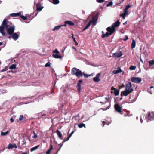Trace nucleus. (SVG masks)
Wrapping results in <instances>:
<instances>
[{
	"label": "nucleus",
	"mask_w": 154,
	"mask_h": 154,
	"mask_svg": "<svg viewBox=\"0 0 154 154\" xmlns=\"http://www.w3.org/2000/svg\"><path fill=\"white\" fill-rule=\"evenodd\" d=\"M149 66H151L154 64V60H152L149 61Z\"/></svg>",
	"instance_id": "2f4dec72"
},
{
	"label": "nucleus",
	"mask_w": 154,
	"mask_h": 154,
	"mask_svg": "<svg viewBox=\"0 0 154 154\" xmlns=\"http://www.w3.org/2000/svg\"><path fill=\"white\" fill-rule=\"evenodd\" d=\"M120 16L122 17L123 19H125L126 16V14L123 13L122 14H121L120 15Z\"/></svg>",
	"instance_id": "e433bc0d"
},
{
	"label": "nucleus",
	"mask_w": 154,
	"mask_h": 154,
	"mask_svg": "<svg viewBox=\"0 0 154 154\" xmlns=\"http://www.w3.org/2000/svg\"><path fill=\"white\" fill-rule=\"evenodd\" d=\"M91 24V21H90L89 23L87 24L86 26L83 29L82 31H84L88 29L90 26Z\"/></svg>",
	"instance_id": "393cba45"
},
{
	"label": "nucleus",
	"mask_w": 154,
	"mask_h": 154,
	"mask_svg": "<svg viewBox=\"0 0 154 154\" xmlns=\"http://www.w3.org/2000/svg\"><path fill=\"white\" fill-rule=\"evenodd\" d=\"M120 23L119 20H118L116 22H115L113 24L112 26L113 27L115 28V27H117L118 26Z\"/></svg>",
	"instance_id": "a211bd4d"
},
{
	"label": "nucleus",
	"mask_w": 154,
	"mask_h": 154,
	"mask_svg": "<svg viewBox=\"0 0 154 154\" xmlns=\"http://www.w3.org/2000/svg\"><path fill=\"white\" fill-rule=\"evenodd\" d=\"M36 10L38 11H40L43 8V7L42 6L41 3H37L36 5Z\"/></svg>",
	"instance_id": "ddd939ff"
},
{
	"label": "nucleus",
	"mask_w": 154,
	"mask_h": 154,
	"mask_svg": "<svg viewBox=\"0 0 154 154\" xmlns=\"http://www.w3.org/2000/svg\"><path fill=\"white\" fill-rule=\"evenodd\" d=\"M128 39V36H127V35H125V38L124 39H123V40L124 41H125L127 40V39Z\"/></svg>",
	"instance_id": "de8ad7c7"
},
{
	"label": "nucleus",
	"mask_w": 154,
	"mask_h": 154,
	"mask_svg": "<svg viewBox=\"0 0 154 154\" xmlns=\"http://www.w3.org/2000/svg\"><path fill=\"white\" fill-rule=\"evenodd\" d=\"M127 24V21H126V22H124V23H123V24L124 25H126Z\"/></svg>",
	"instance_id": "e2e57ef3"
},
{
	"label": "nucleus",
	"mask_w": 154,
	"mask_h": 154,
	"mask_svg": "<svg viewBox=\"0 0 154 154\" xmlns=\"http://www.w3.org/2000/svg\"><path fill=\"white\" fill-rule=\"evenodd\" d=\"M39 115H40L42 116H45L46 115V114H43L42 113H40L39 114Z\"/></svg>",
	"instance_id": "6e6d98bb"
},
{
	"label": "nucleus",
	"mask_w": 154,
	"mask_h": 154,
	"mask_svg": "<svg viewBox=\"0 0 154 154\" xmlns=\"http://www.w3.org/2000/svg\"><path fill=\"white\" fill-rule=\"evenodd\" d=\"M98 14H96L92 17V20L90 21H91V23L93 25H95L96 24L98 20Z\"/></svg>",
	"instance_id": "20e7f679"
},
{
	"label": "nucleus",
	"mask_w": 154,
	"mask_h": 154,
	"mask_svg": "<svg viewBox=\"0 0 154 154\" xmlns=\"http://www.w3.org/2000/svg\"><path fill=\"white\" fill-rule=\"evenodd\" d=\"M130 93H131V92H129V91L125 90L124 91L121 92V96H126L129 94Z\"/></svg>",
	"instance_id": "2eb2a0df"
},
{
	"label": "nucleus",
	"mask_w": 154,
	"mask_h": 154,
	"mask_svg": "<svg viewBox=\"0 0 154 154\" xmlns=\"http://www.w3.org/2000/svg\"><path fill=\"white\" fill-rule=\"evenodd\" d=\"M136 46V42L134 39H132V43L131 44V48L132 49L134 48Z\"/></svg>",
	"instance_id": "b1692460"
},
{
	"label": "nucleus",
	"mask_w": 154,
	"mask_h": 154,
	"mask_svg": "<svg viewBox=\"0 0 154 154\" xmlns=\"http://www.w3.org/2000/svg\"><path fill=\"white\" fill-rule=\"evenodd\" d=\"M9 132V131H7L5 132L1 131V135L2 136H6Z\"/></svg>",
	"instance_id": "a878e982"
},
{
	"label": "nucleus",
	"mask_w": 154,
	"mask_h": 154,
	"mask_svg": "<svg viewBox=\"0 0 154 154\" xmlns=\"http://www.w3.org/2000/svg\"><path fill=\"white\" fill-rule=\"evenodd\" d=\"M136 66H134L133 65H131L129 67V69L130 70H134L136 69Z\"/></svg>",
	"instance_id": "72a5a7b5"
},
{
	"label": "nucleus",
	"mask_w": 154,
	"mask_h": 154,
	"mask_svg": "<svg viewBox=\"0 0 154 154\" xmlns=\"http://www.w3.org/2000/svg\"><path fill=\"white\" fill-rule=\"evenodd\" d=\"M20 32L14 33L11 35L12 38L14 40H17L19 37Z\"/></svg>",
	"instance_id": "6e6552de"
},
{
	"label": "nucleus",
	"mask_w": 154,
	"mask_h": 154,
	"mask_svg": "<svg viewBox=\"0 0 154 154\" xmlns=\"http://www.w3.org/2000/svg\"><path fill=\"white\" fill-rule=\"evenodd\" d=\"M84 75L85 77H88L89 75H88V74H83V75Z\"/></svg>",
	"instance_id": "603ef678"
},
{
	"label": "nucleus",
	"mask_w": 154,
	"mask_h": 154,
	"mask_svg": "<svg viewBox=\"0 0 154 154\" xmlns=\"http://www.w3.org/2000/svg\"><path fill=\"white\" fill-rule=\"evenodd\" d=\"M72 38L74 42L75 43V45H78V42L76 41V38L74 37V35L73 34H72Z\"/></svg>",
	"instance_id": "cd10ccee"
},
{
	"label": "nucleus",
	"mask_w": 154,
	"mask_h": 154,
	"mask_svg": "<svg viewBox=\"0 0 154 154\" xmlns=\"http://www.w3.org/2000/svg\"><path fill=\"white\" fill-rule=\"evenodd\" d=\"M50 146L49 149L46 152V154H50L51 151L53 149V146L51 143L50 144Z\"/></svg>",
	"instance_id": "aec40b11"
},
{
	"label": "nucleus",
	"mask_w": 154,
	"mask_h": 154,
	"mask_svg": "<svg viewBox=\"0 0 154 154\" xmlns=\"http://www.w3.org/2000/svg\"><path fill=\"white\" fill-rule=\"evenodd\" d=\"M10 121L11 122H13L14 121V119L13 118H11L10 119Z\"/></svg>",
	"instance_id": "13d9d810"
},
{
	"label": "nucleus",
	"mask_w": 154,
	"mask_h": 154,
	"mask_svg": "<svg viewBox=\"0 0 154 154\" xmlns=\"http://www.w3.org/2000/svg\"><path fill=\"white\" fill-rule=\"evenodd\" d=\"M20 17L22 18V19H23L24 20H26L27 18L26 17L24 16L23 15H20Z\"/></svg>",
	"instance_id": "58836bf2"
},
{
	"label": "nucleus",
	"mask_w": 154,
	"mask_h": 154,
	"mask_svg": "<svg viewBox=\"0 0 154 154\" xmlns=\"http://www.w3.org/2000/svg\"><path fill=\"white\" fill-rule=\"evenodd\" d=\"M114 108L115 110L120 114L122 115L123 112L121 111L122 108L118 104H115L114 106Z\"/></svg>",
	"instance_id": "423d86ee"
},
{
	"label": "nucleus",
	"mask_w": 154,
	"mask_h": 154,
	"mask_svg": "<svg viewBox=\"0 0 154 154\" xmlns=\"http://www.w3.org/2000/svg\"><path fill=\"white\" fill-rule=\"evenodd\" d=\"M74 132V131H72L66 139H64L62 141V143H63V144L65 142L68 141L69 140L70 138L71 137L72 135L73 134Z\"/></svg>",
	"instance_id": "f3484780"
},
{
	"label": "nucleus",
	"mask_w": 154,
	"mask_h": 154,
	"mask_svg": "<svg viewBox=\"0 0 154 154\" xmlns=\"http://www.w3.org/2000/svg\"><path fill=\"white\" fill-rule=\"evenodd\" d=\"M124 13H125V14H126V15L128 13V11H127V10H126L125 11V9H124V12H123Z\"/></svg>",
	"instance_id": "4d7b16f0"
},
{
	"label": "nucleus",
	"mask_w": 154,
	"mask_h": 154,
	"mask_svg": "<svg viewBox=\"0 0 154 154\" xmlns=\"http://www.w3.org/2000/svg\"><path fill=\"white\" fill-rule=\"evenodd\" d=\"M56 132L59 138L61 140H63L62 135L60 131L58 130H57L56 131Z\"/></svg>",
	"instance_id": "dca6fc26"
},
{
	"label": "nucleus",
	"mask_w": 154,
	"mask_h": 154,
	"mask_svg": "<svg viewBox=\"0 0 154 154\" xmlns=\"http://www.w3.org/2000/svg\"><path fill=\"white\" fill-rule=\"evenodd\" d=\"M50 62H48L45 65V66L46 67H50Z\"/></svg>",
	"instance_id": "ea45409f"
},
{
	"label": "nucleus",
	"mask_w": 154,
	"mask_h": 154,
	"mask_svg": "<svg viewBox=\"0 0 154 154\" xmlns=\"http://www.w3.org/2000/svg\"><path fill=\"white\" fill-rule=\"evenodd\" d=\"M131 81L133 82L139 83L141 82V79L140 78L133 77L131 78Z\"/></svg>",
	"instance_id": "0eeeda50"
},
{
	"label": "nucleus",
	"mask_w": 154,
	"mask_h": 154,
	"mask_svg": "<svg viewBox=\"0 0 154 154\" xmlns=\"http://www.w3.org/2000/svg\"><path fill=\"white\" fill-rule=\"evenodd\" d=\"M102 32L103 33V34H104V32L103 31H102Z\"/></svg>",
	"instance_id": "338daca9"
},
{
	"label": "nucleus",
	"mask_w": 154,
	"mask_h": 154,
	"mask_svg": "<svg viewBox=\"0 0 154 154\" xmlns=\"http://www.w3.org/2000/svg\"><path fill=\"white\" fill-rule=\"evenodd\" d=\"M113 2L112 1L109 2L108 4H107V7L111 6L112 5Z\"/></svg>",
	"instance_id": "79ce46f5"
},
{
	"label": "nucleus",
	"mask_w": 154,
	"mask_h": 154,
	"mask_svg": "<svg viewBox=\"0 0 154 154\" xmlns=\"http://www.w3.org/2000/svg\"><path fill=\"white\" fill-rule=\"evenodd\" d=\"M16 68V65L13 64L10 66L9 69H15Z\"/></svg>",
	"instance_id": "bb28decb"
},
{
	"label": "nucleus",
	"mask_w": 154,
	"mask_h": 154,
	"mask_svg": "<svg viewBox=\"0 0 154 154\" xmlns=\"http://www.w3.org/2000/svg\"><path fill=\"white\" fill-rule=\"evenodd\" d=\"M119 72H118V69L117 70H114L112 71V73L114 74H117L119 73Z\"/></svg>",
	"instance_id": "37998d69"
},
{
	"label": "nucleus",
	"mask_w": 154,
	"mask_h": 154,
	"mask_svg": "<svg viewBox=\"0 0 154 154\" xmlns=\"http://www.w3.org/2000/svg\"><path fill=\"white\" fill-rule=\"evenodd\" d=\"M67 24H66V23H65V24L63 25H61V27H62V26H66V25Z\"/></svg>",
	"instance_id": "052dcab7"
},
{
	"label": "nucleus",
	"mask_w": 154,
	"mask_h": 154,
	"mask_svg": "<svg viewBox=\"0 0 154 154\" xmlns=\"http://www.w3.org/2000/svg\"><path fill=\"white\" fill-rule=\"evenodd\" d=\"M2 42H0V46L1 45H2Z\"/></svg>",
	"instance_id": "0e129e2a"
},
{
	"label": "nucleus",
	"mask_w": 154,
	"mask_h": 154,
	"mask_svg": "<svg viewBox=\"0 0 154 154\" xmlns=\"http://www.w3.org/2000/svg\"><path fill=\"white\" fill-rule=\"evenodd\" d=\"M61 27V25L56 26L53 29V31H54L56 30H58Z\"/></svg>",
	"instance_id": "c85d7f7f"
},
{
	"label": "nucleus",
	"mask_w": 154,
	"mask_h": 154,
	"mask_svg": "<svg viewBox=\"0 0 154 154\" xmlns=\"http://www.w3.org/2000/svg\"><path fill=\"white\" fill-rule=\"evenodd\" d=\"M52 57L55 58L56 59H60L62 58V56L60 55H59L57 54H53L52 55Z\"/></svg>",
	"instance_id": "4be33fe9"
},
{
	"label": "nucleus",
	"mask_w": 154,
	"mask_h": 154,
	"mask_svg": "<svg viewBox=\"0 0 154 154\" xmlns=\"http://www.w3.org/2000/svg\"><path fill=\"white\" fill-rule=\"evenodd\" d=\"M111 35V33H110L109 32H106L105 34H102L101 35V37L102 38H104L106 37H108Z\"/></svg>",
	"instance_id": "5701e85b"
},
{
	"label": "nucleus",
	"mask_w": 154,
	"mask_h": 154,
	"mask_svg": "<svg viewBox=\"0 0 154 154\" xmlns=\"http://www.w3.org/2000/svg\"><path fill=\"white\" fill-rule=\"evenodd\" d=\"M5 148L4 147L2 148V149H0V152H2L4 151V150L5 149Z\"/></svg>",
	"instance_id": "864d4df0"
},
{
	"label": "nucleus",
	"mask_w": 154,
	"mask_h": 154,
	"mask_svg": "<svg viewBox=\"0 0 154 154\" xmlns=\"http://www.w3.org/2000/svg\"><path fill=\"white\" fill-rule=\"evenodd\" d=\"M11 38V36H9V37H8V38Z\"/></svg>",
	"instance_id": "774afa93"
},
{
	"label": "nucleus",
	"mask_w": 154,
	"mask_h": 154,
	"mask_svg": "<svg viewBox=\"0 0 154 154\" xmlns=\"http://www.w3.org/2000/svg\"><path fill=\"white\" fill-rule=\"evenodd\" d=\"M82 82V80L81 79H80L79 81L77 84V88L78 90V91L79 93H80L81 91V84Z\"/></svg>",
	"instance_id": "9d476101"
},
{
	"label": "nucleus",
	"mask_w": 154,
	"mask_h": 154,
	"mask_svg": "<svg viewBox=\"0 0 154 154\" xmlns=\"http://www.w3.org/2000/svg\"><path fill=\"white\" fill-rule=\"evenodd\" d=\"M105 0H96L97 2L99 3H101L104 2Z\"/></svg>",
	"instance_id": "a18cd8bd"
},
{
	"label": "nucleus",
	"mask_w": 154,
	"mask_h": 154,
	"mask_svg": "<svg viewBox=\"0 0 154 154\" xmlns=\"http://www.w3.org/2000/svg\"><path fill=\"white\" fill-rule=\"evenodd\" d=\"M131 87V83L129 82L126 85L125 90L129 91V92L131 93L133 91V89Z\"/></svg>",
	"instance_id": "7ed1b4c3"
},
{
	"label": "nucleus",
	"mask_w": 154,
	"mask_h": 154,
	"mask_svg": "<svg viewBox=\"0 0 154 154\" xmlns=\"http://www.w3.org/2000/svg\"><path fill=\"white\" fill-rule=\"evenodd\" d=\"M131 7V6L130 5H127L125 8V11L128 10Z\"/></svg>",
	"instance_id": "a19ab883"
},
{
	"label": "nucleus",
	"mask_w": 154,
	"mask_h": 154,
	"mask_svg": "<svg viewBox=\"0 0 154 154\" xmlns=\"http://www.w3.org/2000/svg\"><path fill=\"white\" fill-rule=\"evenodd\" d=\"M122 55V52L120 51L113 54V57L116 58L121 57Z\"/></svg>",
	"instance_id": "1a4fd4ad"
},
{
	"label": "nucleus",
	"mask_w": 154,
	"mask_h": 154,
	"mask_svg": "<svg viewBox=\"0 0 154 154\" xmlns=\"http://www.w3.org/2000/svg\"><path fill=\"white\" fill-rule=\"evenodd\" d=\"M72 49H75V51H76L77 49L75 47L73 46L72 47Z\"/></svg>",
	"instance_id": "680f3d73"
},
{
	"label": "nucleus",
	"mask_w": 154,
	"mask_h": 154,
	"mask_svg": "<svg viewBox=\"0 0 154 154\" xmlns=\"http://www.w3.org/2000/svg\"><path fill=\"white\" fill-rule=\"evenodd\" d=\"M118 72H119V73H120L122 72V70H121L120 68H118Z\"/></svg>",
	"instance_id": "3c124183"
},
{
	"label": "nucleus",
	"mask_w": 154,
	"mask_h": 154,
	"mask_svg": "<svg viewBox=\"0 0 154 154\" xmlns=\"http://www.w3.org/2000/svg\"><path fill=\"white\" fill-rule=\"evenodd\" d=\"M39 145H38L34 147H32L30 151L31 152H32L38 148L39 147Z\"/></svg>",
	"instance_id": "c756f323"
},
{
	"label": "nucleus",
	"mask_w": 154,
	"mask_h": 154,
	"mask_svg": "<svg viewBox=\"0 0 154 154\" xmlns=\"http://www.w3.org/2000/svg\"><path fill=\"white\" fill-rule=\"evenodd\" d=\"M100 74L98 73L96 75V76L93 78V80L95 82H99L100 79L99 77L100 75Z\"/></svg>",
	"instance_id": "f8f14e48"
},
{
	"label": "nucleus",
	"mask_w": 154,
	"mask_h": 154,
	"mask_svg": "<svg viewBox=\"0 0 154 154\" xmlns=\"http://www.w3.org/2000/svg\"><path fill=\"white\" fill-rule=\"evenodd\" d=\"M59 0H53L52 3L54 4H57L59 3Z\"/></svg>",
	"instance_id": "473e14b6"
},
{
	"label": "nucleus",
	"mask_w": 154,
	"mask_h": 154,
	"mask_svg": "<svg viewBox=\"0 0 154 154\" xmlns=\"http://www.w3.org/2000/svg\"><path fill=\"white\" fill-rule=\"evenodd\" d=\"M23 143L22 144V145H26V140H25V139H23Z\"/></svg>",
	"instance_id": "49530a36"
},
{
	"label": "nucleus",
	"mask_w": 154,
	"mask_h": 154,
	"mask_svg": "<svg viewBox=\"0 0 154 154\" xmlns=\"http://www.w3.org/2000/svg\"><path fill=\"white\" fill-rule=\"evenodd\" d=\"M78 126L80 128H82L83 127H84L85 128H86L85 125L83 123H81L80 124H79L78 125Z\"/></svg>",
	"instance_id": "7c9ffc66"
},
{
	"label": "nucleus",
	"mask_w": 154,
	"mask_h": 154,
	"mask_svg": "<svg viewBox=\"0 0 154 154\" xmlns=\"http://www.w3.org/2000/svg\"><path fill=\"white\" fill-rule=\"evenodd\" d=\"M53 53L54 54L56 53L57 54H59L60 53V52L58 51V50L57 49H56L54 50L53 51Z\"/></svg>",
	"instance_id": "c9c22d12"
},
{
	"label": "nucleus",
	"mask_w": 154,
	"mask_h": 154,
	"mask_svg": "<svg viewBox=\"0 0 154 154\" xmlns=\"http://www.w3.org/2000/svg\"><path fill=\"white\" fill-rule=\"evenodd\" d=\"M12 144L11 143H9L8 145L7 148L8 149H12L13 147H12Z\"/></svg>",
	"instance_id": "4c0bfd02"
},
{
	"label": "nucleus",
	"mask_w": 154,
	"mask_h": 154,
	"mask_svg": "<svg viewBox=\"0 0 154 154\" xmlns=\"http://www.w3.org/2000/svg\"><path fill=\"white\" fill-rule=\"evenodd\" d=\"M71 74L72 75H75L77 77H82L83 76L82 71L75 67L72 69Z\"/></svg>",
	"instance_id": "f03ea898"
},
{
	"label": "nucleus",
	"mask_w": 154,
	"mask_h": 154,
	"mask_svg": "<svg viewBox=\"0 0 154 154\" xmlns=\"http://www.w3.org/2000/svg\"><path fill=\"white\" fill-rule=\"evenodd\" d=\"M5 28L8 35H11L14 33L15 29L14 26L11 23L8 22L6 19L3 20L2 25L0 26V33L3 36L5 35L4 32Z\"/></svg>",
	"instance_id": "f257e3e1"
},
{
	"label": "nucleus",
	"mask_w": 154,
	"mask_h": 154,
	"mask_svg": "<svg viewBox=\"0 0 154 154\" xmlns=\"http://www.w3.org/2000/svg\"><path fill=\"white\" fill-rule=\"evenodd\" d=\"M6 70V69H2L1 71V72H4V71H5Z\"/></svg>",
	"instance_id": "bf43d9fd"
},
{
	"label": "nucleus",
	"mask_w": 154,
	"mask_h": 154,
	"mask_svg": "<svg viewBox=\"0 0 154 154\" xmlns=\"http://www.w3.org/2000/svg\"><path fill=\"white\" fill-rule=\"evenodd\" d=\"M106 29L108 32L112 34L114 32L115 30V28H114V27L112 26L111 27H108Z\"/></svg>",
	"instance_id": "9b49d317"
},
{
	"label": "nucleus",
	"mask_w": 154,
	"mask_h": 154,
	"mask_svg": "<svg viewBox=\"0 0 154 154\" xmlns=\"http://www.w3.org/2000/svg\"><path fill=\"white\" fill-rule=\"evenodd\" d=\"M65 23L70 26H74L75 25L74 23L71 21L67 20L65 21Z\"/></svg>",
	"instance_id": "6ab92c4d"
},
{
	"label": "nucleus",
	"mask_w": 154,
	"mask_h": 154,
	"mask_svg": "<svg viewBox=\"0 0 154 154\" xmlns=\"http://www.w3.org/2000/svg\"><path fill=\"white\" fill-rule=\"evenodd\" d=\"M111 89L112 90H114V93L115 94V95L116 96H118L119 95V90L118 89L114 88L113 87H112L111 88Z\"/></svg>",
	"instance_id": "4468645a"
},
{
	"label": "nucleus",
	"mask_w": 154,
	"mask_h": 154,
	"mask_svg": "<svg viewBox=\"0 0 154 154\" xmlns=\"http://www.w3.org/2000/svg\"><path fill=\"white\" fill-rule=\"evenodd\" d=\"M33 133L34 134V136L33 137L34 138H36L37 137V135L34 131H33Z\"/></svg>",
	"instance_id": "09e8293b"
},
{
	"label": "nucleus",
	"mask_w": 154,
	"mask_h": 154,
	"mask_svg": "<svg viewBox=\"0 0 154 154\" xmlns=\"http://www.w3.org/2000/svg\"><path fill=\"white\" fill-rule=\"evenodd\" d=\"M12 147L13 148H17V146L16 145V144H12Z\"/></svg>",
	"instance_id": "8fccbe9b"
},
{
	"label": "nucleus",
	"mask_w": 154,
	"mask_h": 154,
	"mask_svg": "<svg viewBox=\"0 0 154 154\" xmlns=\"http://www.w3.org/2000/svg\"><path fill=\"white\" fill-rule=\"evenodd\" d=\"M153 88V86H151L150 87V88Z\"/></svg>",
	"instance_id": "69168bd1"
},
{
	"label": "nucleus",
	"mask_w": 154,
	"mask_h": 154,
	"mask_svg": "<svg viewBox=\"0 0 154 154\" xmlns=\"http://www.w3.org/2000/svg\"><path fill=\"white\" fill-rule=\"evenodd\" d=\"M21 14V12L18 13H13L11 14L10 15L11 17H17L20 15Z\"/></svg>",
	"instance_id": "412c9836"
},
{
	"label": "nucleus",
	"mask_w": 154,
	"mask_h": 154,
	"mask_svg": "<svg viewBox=\"0 0 154 154\" xmlns=\"http://www.w3.org/2000/svg\"><path fill=\"white\" fill-rule=\"evenodd\" d=\"M23 115H20L19 119V120L20 121H22L23 120Z\"/></svg>",
	"instance_id": "c03bdc74"
},
{
	"label": "nucleus",
	"mask_w": 154,
	"mask_h": 154,
	"mask_svg": "<svg viewBox=\"0 0 154 154\" xmlns=\"http://www.w3.org/2000/svg\"><path fill=\"white\" fill-rule=\"evenodd\" d=\"M63 144V143H62L61 146H60L59 149L57 150L55 154H57L58 153V152L60 150L61 148L62 147Z\"/></svg>",
	"instance_id": "f704fd0d"
},
{
	"label": "nucleus",
	"mask_w": 154,
	"mask_h": 154,
	"mask_svg": "<svg viewBox=\"0 0 154 154\" xmlns=\"http://www.w3.org/2000/svg\"><path fill=\"white\" fill-rule=\"evenodd\" d=\"M102 124H103V125H102V126L103 127H104V125L106 124V122L105 121H102Z\"/></svg>",
	"instance_id": "5fc2aeb1"
},
{
	"label": "nucleus",
	"mask_w": 154,
	"mask_h": 154,
	"mask_svg": "<svg viewBox=\"0 0 154 154\" xmlns=\"http://www.w3.org/2000/svg\"><path fill=\"white\" fill-rule=\"evenodd\" d=\"M146 118L149 120H152L154 118V112H149L148 113V115Z\"/></svg>",
	"instance_id": "39448f33"
}]
</instances>
